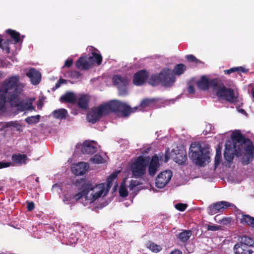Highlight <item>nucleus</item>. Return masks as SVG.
<instances>
[{"label":"nucleus","instance_id":"obj_1","mask_svg":"<svg viewBox=\"0 0 254 254\" xmlns=\"http://www.w3.org/2000/svg\"><path fill=\"white\" fill-rule=\"evenodd\" d=\"M119 172L118 171L111 174L107 179V185L104 183L93 184L91 181L85 179L76 180L74 186L79 191L75 194L67 192L64 196L63 202L65 204L72 205L80 200L85 206L91 203L107 194Z\"/></svg>","mask_w":254,"mask_h":254},{"label":"nucleus","instance_id":"obj_2","mask_svg":"<svg viewBox=\"0 0 254 254\" xmlns=\"http://www.w3.org/2000/svg\"><path fill=\"white\" fill-rule=\"evenodd\" d=\"M1 91L0 92V110L3 107L6 97L12 107L16 108L19 111L33 110L32 99L20 101L19 95L21 91L19 84V76L15 75L5 79L2 83Z\"/></svg>","mask_w":254,"mask_h":254},{"label":"nucleus","instance_id":"obj_3","mask_svg":"<svg viewBox=\"0 0 254 254\" xmlns=\"http://www.w3.org/2000/svg\"><path fill=\"white\" fill-rule=\"evenodd\" d=\"M196 84L200 90H204L210 87L213 93L219 99L225 100L230 103L235 102L237 100L238 93L233 83H232L230 87H226L218 79L209 80L205 76H202L197 81Z\"/></svg>","mask_w":254,"mask_h":254},{"label":"nucleus","instance_id":"obj_4","mask_svg":"<svg viewBox=\"0 0 254 254\" xmlns=\"http://www.w3.org/2000/svg\"><path fill=\"white\" fill-rule=\"evenodd\" d=\"M127 110H130L127 104L114 100L92 108L87 114V120L89 122L95 123L111 112H120L123 115H127Z\"/></svg>","mask_w":254,"mask_h":254},{"label":"nucleus","instance_id":"obj_5","mask_svg":"<svg viewBox=\"0 0 254 254\" xmlns=\"http://www.w3.org/2000/svg\"><path fill=\"white\" fill-rule=\"evenodd\" d=\"M189 154L192 162L200 166H203L210 159L208 149L196 143L191 144Z\"/></svg>","mask_w":254,"mask_h":254},{"label":"nucleus","instance_id":"obj_6","mask_svg":"<svg viewBox=\"0 0 254 254\" xmlns=\"http://www.w3.org/2000/svg\"><path fill=\"white\" fill-rule=\"evenodd\" d=\"M89 49L91 51L92 56L89 57H80L76 63V66L77 68L88 69L94 64L99 65L101 64L102 57L100 54L96 52L97 50L93 47H90Z\"/></svg>","mask_w":254,"mask_h":254},{"label":"nucleus","instance_id":"obj_7","mask_svg":"<svg viewBox=\"0 0 254 254\" xmlns=\"http://www.w3.org/2000/svg\"><path fill=\"white\" fill-rule=\"evenodd\" d=\"M149 161V157L140 156L130 166L132 175L135 178L143 176L146 172V168Z\"/></svg>","mask_w":254,"mask_h":254},{"label":"nucleus","instance_id":"obj_8","mask_svg":"<svg viewBox=\"0 0 254 254\" xmlns=\"http://www.w3.org/2000/svg\"><path fill=\"white\" fill-rule=\"evenodd\" d=\"M161 84L166 87L171 86L175 81V77L172 71L168 68L163 69L160 73Z\"/></svg>","mask_w":254,"mask_h":254},{"label":"nucleus","instance_id":"obj_9","mask_svg":"<svg viewBox=\"0 0 254 254\" xmlns=\"http://www.w3.org/2000/svg\"><path fill=\"white\" fill-rule=\"evenodd\" d=\"M172 177V173L170 170H166L160 173L155 180L156 187L162 189L169 182Z\"/></svg>","mask_w":254,"mask_h":254},{"label":"nucleus","instance_id":"obj_10","mask_svg":"<svg viewBox=\"0 0 254 254\" xmlns=\"http://www.w3.org/2000/svg\"><path fill=\"white\" fill-rule=\"evenodd\" d=\"M113 82L116 86L120 95H125L127 93L126 86L128 84V79L120 75H115L113 77Z\"/></svg>","mask_w":254,"mask_h":254},{"label":"nucleus","instance_id":"obj_11","mask_svg":"<svg viewBox=\"0 0 254 254\" xmlns=\"http://www.w3.org/2000/svg\"><path fill=\"white\" fill-rule=\"evenodd\" d=\"M162 156H158L157 155L153 156L148 164V173L151 176H154L157 171H158L160 167L159 161L162 159Z\"/></svg>","mask_w":254,"mask_h":254},{"label":"nucleus","instance_id":"obj_12","mask_svg":"<svg viewBox=\"0 0 254 254\" xmlns=\"http://www.w3.org/2000/svg\"><path fill=\"white\" fill-rule=\"evenodd\" d=\"M233 205H234L233 204H231L229 202L221 201L217 202L213 205H210L208 207L207 210L209 214L214 215L219 212L221 209H226Z\"/></svg>","mask_w":254,"mask_h":254},{"label":"nucleus","instance_id":"obj_13","mask_svg":"<svg viewBox=\"0 0 254 254\" xmlns=\"http://www.w3.org/2000/svg\"><path fill=\"white\" fill-rule=\"evenodd\" d=\"M24 127L22 124H20L18 121H11L5 123L3 126V129L5 131H17L21 132Z\"/></svg>","mask_w":254,"mask_h":254},{"label":"nucleus","instance_id":"obj_14","mask_svg":"<svg viewBox=\"0 0 254 254\" xmlns=\"http://www.w3.org/2000/svg\"><path fill=\"white\" fill-rule=\"evenodd\" d=\"M97 146L94 141H85L82 145L81 152L83 154H93L96 152Z\"/></svg>","mask_w":254,"mask_h":254},{"label":"nucleus","instance_id":"obj_15","mask_svg":"<svg viewBox=\"0 0 254 254\" xmlns=\"http://www.w3.org/2000/svg\"><path fill=\"white\" fill-rule=\"evenodd\" d=\"M89 167L88 163L82 162L73 164L71 167V171L76 175H81L87 171Z\"/></svg>","mask_w":254,"mask_h":254},{"label":"nucleus","instance_id":"obj_16","mask_svg":"<svg viewBox=\"0 0 254 254\" xmlns=\"http://www.w3.org/2000/svg\"><path fill=\"white\" fill-rule=\"evenodd\" d=\"M26 74L30 79L31 82L33 85H37L40 83L41 79V74L39 71L35 68H30Z\"/></svg>","mask_w":254,"mask_h":254},{"label":"nucleus","instance_id":"obj_17","mask_svg":"<svg viewBox=\"0 0 254 254\" xmlns=\"http://www.w3.org/2000/svg\"><path fill=\"white\" fill-rule=\"evenodd\" d=\"M148 77V73L145 70H141L135 73L133 77V82L137 86L141 85Z\"/></svg>","mask_w":254,"mask_h":254},{"label":"nucleus","instance_id":"obj_18","mask_svg":"<svg viewBox=\"0 0 254 254\" xmlns=\"http://www.w3.org/2000/svg\"><path fill=\"white\" fill-rule=\"evenodd\" d=\"M153 102V99H145L143 100L139 107H135L133 108H131L127 105L130 110L127 111V115H123L124 117L128 116L130 113L135 112L138 109L140 111H144L146 108L149 107Z\"/></svg>","mask_w":254,"mask_h":254},{"label":"nucleus","instance_id":"obj_19","mask_svg":"<svg viewBox=\"0 0 254 254\" xmlns=\"http://www.w3.org/2000/svg\"><path fill=\"white\" fill-rule=\"evenodd\" d=\"M233 250L235 254H254L250 248L239 243L234 246Z\"/></svg>","mask_w":254,"mask_h":254},{"label":"nucleus","instance_id":"obj_20","mask_svg":"<svg viewBox=\"0 0 254 254\" xmlns=\"http://www.w3.org/2000/svg\"><path fill=\"white\" fill-rule=\"evenodd\" d=\"M224 156L225 159L229 162H231L234 158V149L230 142L229 144L228 143H226Z\"/></svg>","mask_w":254,"mask_h":254},{"label":"nucleus","instance_id":"obj_21","mask_svg":"<svg viewBox=\"0 0 254 254\" xmlns=\"http://www.w3.org/2000/svg\"><path fill=\"white\" fill-rule=\"evenodd\" d=\"M89 96L87 95H81L77 97V104L78 106L84 109L88 108Z\"/></svg>","mask_w":254,"mask_h":254},{"label":"nucleus","instance_id":"obj_22","mask_svg":"<svg viewBox=\"0 0 254 254\" xmlns=\"http://www.w3.org/2000/svg\"><path fill=\"white\" fill-rule=\"evenodd\" d=\"M12 160L15 164L23 165L25 164L29 159L25 155L18 154L12 155Z\"/></svg>","mask_w":254,"mask_h":254},{"label":"nucleus","instance_id":"obj_23","mask_svg":"<svg viewBox=\"0 0 254 254\" xmlns=\"http://www.w3.org/2000/svg\"><path fill=\"white\" fill-rule=\"evenodd\" d=\"M241 223L246 224L252 228H254V218L248 215H242L241 217H238Z\"/></svg>","mask_w":254,"mask_h":254},{"label":"nucleus","instance_id":"obj_24","mask_svg":"<svg viewBox=\"0 0 254 254\" xmlns=\"http://www.w3.org/2000/svg\"><path fill=\"white\" fill-rule=\"evenodd\" d=\"M77 99V96L72 92H67L61 97L60 100L63 102L74 103Z\"/></svg>","mask_w":254,"mask_h":254},{"label":"nucleus","instance_id":"obj_25","mask_svg":"<svg viewBox=\"0 0 254 254\" xmlns=\"http://www.w3.org/2000/svg\"><path fill=\"white\" fill-rule=\"evenodd\" d=\"M242 147L244 148L246 153L250 157H253L254 152V146L253 143L248 139L247 141L243 145Z\"/></svg>","mask_w":254,"mask_h":254},{"label":"nucleus","instance_id":"obj_26","mask_svg":"<svg viewBox=\"0 0 254 254\" xmlns=\"http://www.w3.org/2000/svg\"><path fill=\"white\" fill-rule=\"evenodd\" d=\"M52 115L56 119L62 120L67 116V112L64 109H59L54 111Z\"/></svg>","mask_w":254,"mask_h":254},{"label":"nucleus","instance_id":"obj_27","mask_svg":"<svg viewBox=\"0 0 254 254\" xmlns=\"http://www.w3.org/2000/svg\"><path fill=\"white\" fill-rule=\"evenodd\" d=\"M187 158L186 152L182 150L176 154V157L174 158V160L179 164H182L185 162Z\"/></svg>","mask_w":254,"mask_h":254},{"label":"nucleus","instance_id":"obj_28","mask_svg":"<svg viewBox=\"0 0 254 254\" xmlns=\"http://www.w3.org/2000/svg\"><path fill=\"white\" fill-rule=\"evenodd\" d=\"M6 33L9 34L11 37L13 39L15 43L22 42V39H21L19 33L11 29H7Z\"/></svg>","mask_w":254,"mask_h":254},{"label":"nucleus","instance_id":"obj_29","mask_svg":"<svg viewBox=\"0 0 254 254\" xmlns=\"http://www.w3.org/2000/svg\"><path fill=\"white\" fill-rule=\"evenodd\" d=\"M239 243L246 245L250 248L254 244V241L250 237L243 236L241 237Z\"/></svg>","mask_w":254,"mask_h":254},{"label":"nucleus","instance_id":"obj_30","mask_svg":"<svg viewBox=\"0 0 254 254\" xmlns=\"http://www.w3.org/2000/svg\"><path fill=\"white\" fill-rule=\"evenodd\" d=\"M186 70V66L185 64H177L174 69H173V72L175 74L177 75H180L184 73V72Z\"/></svg>","mask_w":254,"mask_h":254},{"label":"nucleus","instance_id":"obj_31","mask_svg":"<svg viewBox=\"0 0 254 254\" xmlns=\"http://www.w3.org/2000/svg\"><path fill=\"white\" fill-rule=\"evenodd\" d=\"M148 83L153 86H157L161 83L160 73L159 74L152 75L148 80Z\"/></svg>","mask_w":254,"mask_h":254},{"label":"nucleus","instance_id":"obj_32","mask_svg":"<svg viewBox=\"0 0 254 254\" xmlns=\"http://www.w3.org/2000/svg\"><path fill=\"white\" fill-rule=\"evenodd\" d=\"M191 235V232L190 230H185L180 233L178 235L179 239L183 242L188 241Z\"/></svg>","mask_w":254,"mask_h":254},{"label":"nucleus","instance_id":"obj_33","mask_svg":"<svg viewBox=\"0 0 254 254\" xmlns=\"http://www.w3.org/2000/svg\"><path fill=\"white\" fill-rule=\"evenodd\" d=\"M40 118V116L37 115L36 116H33L29 117L25 119V121L29 125H32L37 124L39 122Z\"/></svg>","mask_w":254,"mask_h":254},{"label":"nucleus","instance_id":"obj_34","mask_svg":"<svg viewBox=\"0 0 254 254\" xmlns=\"http://www.w3.org/2000/svg\"><path fill=\"white\" fill-rule=\"evenodd\" d=\"M120 195L122 197H126L128 195V191L127 189V186L124 180L121 184L119 189Z\"/></svg>","mask_w":254,"mask_h":254},{"label":"nucleus","instance_id":"obj_35","mask_svg":"<svg viewBox=\"0 0 254 254\" xmlns=\"http://www.w3.org/2000/svg\"><path fill=\"white\" fill-rule=\"evenodd\" d=\"M147 247L154 253H158L162 250V248L160 246L155 244L154 243L150 242Z\"/></svg>","mask_w":254,"mask_h":254},{"label":"nucleus","instance_id":"obj_36","mask_svg":"<svg viewBox=\"0 0 254 254\" xmlns=\"http://www.w3.org/2000/svg\"><path fill=\"white\" fill-rule=\"evenodd\" d=\"M232 138L237 141H241L244 140V137L239 130H236L232 134Z\"/></svg>","mask_w":254,"mask_h":254},{"label":"nucleus","instance_id":"obj_37","mask_svg":"<svg viewBox=\"0 0 254 254\" xmlns=\"http://www.w3.org/2000/svg\"><path fill=\"white\" fill-rule=\"evenodd\" d=\"M90 160L94 163L101 164L104 162V158L99 154H96L93 157L90 159Z\"/></svg>","mask_w":254,"mask_h":254},{"label":"nucleus","instance_id":"obj_38","mask_svg":"<svg viewBox=\"0 0 254 254\" xmlns=\"http://www.w3.org/2000/svg\"><path fill=\"white\" fill-rule=\"evenodd\" d=\"M221 150L219 148L216 149V155L215 157V166L217 167V165H219L221 161Z\"/></svg>","mask_w":254,"mask_h":254},{"label":"nucleus","instance_id":"obj_39","mask_svg":"<svg viewBox=\"0 0 254 254\" xmlns=\"http://www.w3.org/2000/svg\"><path fill=\"white\" fill-rule=\"evenodd\" d=\"M9 42H11L10 40H7L6 42L5 41L3 43V40L0 39V48H1L2 50H6V53H9L10 52V49L8 47H7V45Z\"/></svg>","mask_w":254,"mask_h":254},{"label":"nucleus","instance_id":"obj_40","mask_svg":"<svg viewBox=\"0 0 254 254\" xmlns=\"http://www.w3.org/2000/svg\"><path fill=\"white\" fill-rule=\"evenodd\" d=\"M186 58L188 60V61L191 62H193L196 64H199L200 63L199 60L197 59L194 56L192 55H187L186 56Z\"/></svg>","mask_w":254,"mask_h":254},{"label":"nucleus","instance_id":"obj_41","mask_svg":"<svg viewBox=\"0 0 254 254\" xmlns=\"http://www.w3.org/2000/svg\"><path fill=\"white\" fill-rule=\"evenodd\" d=\"M187 204L183 203H178L175 205V208L181 211H184L187 208Z\"/></svg>","mask_w":254,"mask_h":254},{"label":"nucleus","instance_id":"obj_42","mask_svg":"<svg viewBox=\"0 0 254 254\" xmlns=\"http://www.w3.org/2000/svg\"><path fill=\"white\" fill-rule=\"evenodd\" d=\"M137 185V182L136 181H132V180L131 181V182L130 183V184H129V185L128 186L129 190H133L136 187Z\"/></svg>","mask_w":254,"mask_h":254},{"label":"nucleus","instance_id":"obj_43","mask_svg":"<svg viewBox=\"0 0 254 254\" xmlns=\"http://www.w3.org/2000/svg\"><path fill=\"white\" fill-rule=\"evenodd\" d=\"M77 241V239L76 238V237H74L73 235H71V237H70L69 238L68 243L70 245H73V244H75Z\"/></svg>","mask_w":254,"mask_h":254},{"label":"nucleus","instance_id":"obj_44","mask_svg":"<svg viewBox=\"0 0 254 254\" xmlns=\"http://www.w3.org/2000/svg\"><path fill=\"white\" fill-rule=\"evenodd\" d=\"M72 63H73V60L71 59H68L65 61L64 64L63 66V67H69L72 64Z\"/></svg>","mask_w":254,"mask_h":254},{"label":"nucleus","instance_id":"obj_45","mask_svg":"<svg viewBox=\"0 0 254 254\" xmlns=\"http://www.w3.org/2000/svg\"><path fill=\"white\" fill-rule=\"evenodd\" d=\"M207 229L208 230L215 231L219 229V227L217 225H208Z\"/></svg>","mask_w":254,"mask_h":254},{"label":"nucleus","instance_id":"obj_46","mask_svg":"<svg viewBox=\"0 0 254 254\" xmlns=\"http://www.w3.org/2000/svg\"><path fill=\"white\" fill-rule=\"evenodd\" d=\"M231 219L230 217L224 218L221 220V223L223 225H227L230 223Z\"/></svg>","mask_w":254,"mask_h":254},{"label":"nucleus","instance_id":"obj_47","mask_svg":"<svg viewBox=\"0 0 254 254\" xmlns=\"http://www.w3.org/2000/svg\"><path fill=\"white\" fill-rule=\"evenodd\" d=\"M10 166V163L9 162H3L0 161V169L8 167Z\"/></svg>","mask_w":254,"mask_h":254},{"label":"nucleus","instance_id":"obj_48","mask_svg":"<svg viewBox=\"0 0 254 254\" xmlns=\"http://www.w3.org/2000/svg\"><path fill=\"white\" fill-rule=\"evenodd\" d=\"M237 69V68H236V67H233V68H230L229 69L225 70L224 71V72L226 74H231L232 72L236 71Z\"/></svg>","mask_w":254,"mask_h":254},{"label":"nucleus","instance_id":"obj_49","mask_svg":"<svg viewBox=\"0 0 254 254\" xmlns=\"http://www.w3.org/2000/svg\"><path fill=\"white\" fill-rule=\"evenodd\" d=\"M34 208V203L33 202H28L27 204V209L29 211L32 210Z\"/></svg>","mask_w":254,"mask_h":254},{"label":"nucleus","instance_id":"obj_50","mask_svg":"<svg viewBox=\"0 0 254 254\" xmlns=\"http://www.w3.org/2000/svg\"><path fill=\"white\" fill-rule=\"evenodd\" d=\"M212 126L211 124H207L206 126V130H205V134L208 133V132H210L212 131Z\"/></svg>","mask_w":254,"mask_h":254},{"label":"nucleus","instance_id":"obj_51","mask_svg":"<svg viewBox=\"0 0 254 254\" xmlns=\"http://www.w3.org/2000/svg\"><path fill=\"white\" fill-rule=\"evenodd\" d=\"M169 150L166 151L165 156H164V158H165L164 162H168V160L170 158V156H169Z\"/></svg>","mask_w":254,"mask_h":254},{"label":"nucleus","instance_id":"obj_52","mask_svg":"<svg viewBox=\"0 0 254 254\" xmlns=\"http://www.w3.org/2000/svg\"><path fill=\"white\" fill-rule=\"evenodd\" d=\"M236 68H237L236 71H238L240 72H246V70L243 68V67L240 66V67H236Z\"/></svg>","mask_w":254,"mask_h":254},{"label":"nucleus","instance_id":"obj_53","mask_svg":"<svg viewBox=\"0 0 254 254\" xmlns=\"http://www.w3.org/2000/svg\"><path fill=\"white\" fill-rule=\"evenodd\" d=\"M188 90L190 94H193L194 93V89L193 87L191 85L189 86Z\"/></svg>","mask_w":254,"mask_h":254},{"label":"nucleus","instance_id":"obj_54","mask_svg":"<svg viewBox=\"0 0 254 254\" xmlns=\"http://www.w3.org/2000/svg\"><path fill=\"white\" fill-rule=\"evenodd\" d=\"M170 254H182V253L179 250H175L174 251L171 252Z\"/></svg>","mask_w":254,"mask_h":254},{"label":"nucleus","instance_id":"obj_55","mask_svg":"<svg viewBox=\"0 0 254 254\" xmlns=\"http://www.w3.org/2000/svg\"><path fill=\"white\" fill-rule=\"evenodd\" d=\"M64 80L63 79V80H60V82H59L57 83H56V88H59V87L60 86V83H61V82H64Z\"/></svg>","mask_w":254,"mask_h":254},{"label":"nucleus","instance_id":"obj_56","mask_svg":"<svg viewBox=\"0 0 254 254\" xmlns=\"http://www.w3.org/2000/svg\"><path fill=\"white\" fill-rule=\"evenodd\" d=\"M58 186L57 185H55L53 186V189H55V188H56L57 187H58Z\"/></svg>","mask_w":254,"mask_h":254},{"label":"nucleus","instance_id":"obj_57","mask_svg":"<svg viewBox=\"0 0 254 254\" xmlns=\"http://www.w3.org/2000/svg\"><path fill=\"white\" fill-rule=\"evenodd\" d=\"M241 112L242 113H245V111L243 109H241Z\"/></svg>","mask_w":254,"mask_h":254},{"label":"nucleus","instance_id":"obj_58","mask_svg":"<svg viewBox=\"0 0 254 254\" xmlns=\"http://www.w3.org/2000/svg\"><path fill=\"white\" fill-rule=\"evenodd\" d=\"M36 181L38 182V178H37L36 179Z\"/></svg>","mask_w":254,"mask_h":254},{"label":"nucleus","instance_id":"obj_59","mask_svg":"<svg viewBox=\"0 0 254 254\" xmlns=\"http://www.w3.org/2000/svg\"><path fill=\"white\" fill-rule=\"evenodd\" d=\"M117 187V184H116V185H115V187L116 188V187Z\"/></svg>","mask_w":254,"mask_h":254},{"label":"nucleus","instance_id":"obj_60","mask_svg":"<svg viewBox=\"0 0 254 254\" xmlns=\"http://www.w3.org/2000/svg\"><path fill=\"white\" fill-rule=\"evenodd\" d=\"M1 190V187H0V190Z\"/></svg>","mask_w":254,"mask_h":254}]
</instances>
